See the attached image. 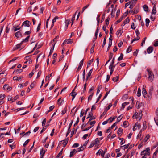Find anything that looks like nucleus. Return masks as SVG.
I'll list each match as a JSON object with an SVG mask.
<instances>
[{"label": "nucleus", "instance_id": "f257e3e1", "mask_svg": "<svg viewBox=\"0 0 158 158\" xmlns=\"http://www.w3.org/2000/svg\"><path fill=\"white\" fill-rule=\"evenodd\" d=\"M148 80L152 82L154 78V75L153 73H152V72H149V73H148Z\"/></svg>", "mask_w": 158, "mask_h": 158}, {"label": "nucleus", "instance_id": "f03ea898", "mask_svg": "<svg viewBox=\"0 0 158 158\" xmlns=\"http://www.w3.org/2000/svg\"><path fill=\"white\" fill-rule=\"evenodd\" d=\"M112 105L111 104H110L107 107H106L105 111L103 112L102 114H101V117H103L105 115L106 112L111 107Z\"/></svg>", "mask_w": 158, "mask_h": 158}, {"label": "nucleus", "instance_id": "7ed1b4c3", "mask_svg": "<svg viewBox=\"0 0 158 158\" xmlns=\"http://www.w3.org/2000/svg\"><path fill=\"white\" fill-rule=\"evenodd\" d=\"M30 24L31 23L29 20H25L23 23L22 26H24L25 27H29Z\"/></svg>", "mask_w": 158, "mask_h": 158}, {"label": "nucleus", "instance_id": "20e7f679", "mask_svg": "<svg viewBox=\"0 0 158 158\" xmlns=\"http://www.w3.org/2000/svg\"><path fill=\"white\" fill-rule=\"evenodd\" d=\"M115 65H110L109 69L110 70V75H111L113 73Z\"/></svg>", "mask_w": 158, "mask_h": 158}, {"label": "nucleus", "instance_id": "39448f33", "mask_svg": "<svg viewBox=\"0 0 158 158\" xmlns=\"http://www.w3.org/2000/svg\"><path fill=\"white\" fill-rule=\"evenodd\" d=\"M3 89H6L7 90L10 91L12 89V88L11 87H9L8 84H5L3 86Z\"/></svg>", "mask_w": 158, "mask_h": 158}, {"label": "nucleus", "instance_id": "423d86ee", "mask_svg": "<svg viewBox=\"0 0 158 158\" xmlns=\"http://www.w3.org/2000/svg\"><path fill=\"white\" fill-rule=\"evenodd\" d=\"M68 140H69V138H68V137H67L65 139L61 141V142H62V141H63L62 143L63 144V147H65L66 146V144H67V143L68 142Z\"/></svg>", "mask_w": 158, "mask_h": 158}, {"label": "nucleus", "instance_id": "0eeeda50", "mask_svg": "<svg viewBox=\"0 0 158 158\" xmlns=\"http://www.w3.org/2000/svg\"><path fill=\"white\" fill-rule=\"evenodd\" d=\"M144 85L143 86L142 94H143V96H144V97L145 98H146L148 96L147 93L146 89L144 88Z\"/></svg>", "mask_w": 158, "mask_h": 158}, {"label": "nucleus", "instance_id": "6e6552de", "mask_svg": "<svg viewBox=\"0 0 158 158\" xmlns=\"http://www.w3.org/2000/svg\"><path fill=\"white\" fill-rule=\"evenodd\" d=\"M145 124H146V122L145 121L144 122L143 128L139 132V134H140V135H141L142 132V131H143L144 130H145L146 128L147 127H146V126Z\"/></svg>", "mask_w": 158, "mask_h": 158}, {"label": "nucleus", "instance_id": "1a4fd4ad", "mask_svg": "<svg viewBox=\"0 0 158 158\" xmlns=\"http://www.w3.org/2000/svg\"><path fill=\"white\" fill-rule=\"evenodd\" d=\"M153 50V48L152 46H150L147 49V52L148 53H152Z\"/></svg>", "mask_w": 158, "mask_h": 158}, {"label": "nucleus", "instance_id": "9d476101", "mask_svg": "<svg viewBox=\"0 0 158 158\" xmlns=\"http://www.w3.org/2000/svg\"><path fill=\"white\" fill-rule=\"evenodd\" d=\"M129 102H125L122 103V107L120 108V110H123L124 108H125V106L129 104Z\"/></svg>", "mask_w": 158, "mask_h": 158}, {"label": "nucleus", "instance_id": "9b49d317", "mask_svg": "<svg viewBox=\"0 0 158 158\" xmlns=\"http://www.w3.org/2000/svg\"><path fill=\"white\" fill-rule=\"evenodd\" d=\"M73 42V41L72 40H65L63 43V44H69L70 43H72Z\"/></svg>", "mask_w": 158, "mask_h": 158}, {"label": "nucleus", "instance_id": "f8f14e48", "mask_svg": "<svg viewBox=\"0 0 158 158\" xmlns=\"http://www.w3.org/2000/svg\"><path fill=\"white\" fill-rule=\"evenodd\" d=\"M128 12L127 11V12H125L123 14V15L122 16L120 19L121 20H122L123 19H124L126 17V16L128 15Z\"/></svg>", "mask_w": 158, "mask_h": 158}, {"label": "nucleus", "instance_id": "ddd939ff", "mask_svg": "<svg viewBox=\"0 0 158 158\" xmlns=\"http://www.w3.org/2000/svg\"><path fill=\"white\" fill-rule=\"evenodd\" d=\"M15 35L16 37L19 38L22 37V34L19 31H18L15 33Z\"/></svg>", "mask_w": 158, "mask_h": 158}, {"label": "nucleus", "instance_id": "4468645a", "mask_svg": "<svg viewBox=\"0 0 158 158\" xmlns=\"http://www.w3.org/2000/svg\"><path fill=\"white\" fill-rule=\"evenodd\" d=\"M122 30L119 29L116 32V34L118 36H119V37L121 35L123 31H122Z\"/></svg>", "mask_w": 158, "mask_h": 158}, {"label": "nucleus", "instance_id": "2eb2a0df", "mask_svg": "<svg viewBox=\"0 0 158 158\" xmlns=\"http://www.w3.org/2000/svg\"><path fill=\"white\" fill-rule=\"evenodd\" d=\"M156 8L155 6H154L153 7L152 10V12H151V14L152 15H155L156 13Z\"/></svg>", "mask_w": 158, "mask_h": 158}, {"label": "nucleus", "instance_id": "dca6fc26", "mask_svg": "<svg viewBox=\"0 0 158 158\" xmlns=\"http://www.w3.org/2000/svg\"><path fill=\"white\" fill-rule=\"evenodd\" d=\"M22 71H23V70L21 69H19L15 70L13 72V73H16L18 74V73H20L22 72Z\"/></svg>", "mask_w": 158, "mask_h": 158}, {"label": "nucleus", "instance_id": "f3484780", "mask_svg": "<svg viewBox=\"0 0 158 158\" xmlns=\"http://www.w3.org/2000/svg\"><path fill=\"white\" fill-rule=\"evenodd\" d=\"M123 114H122L120 115L118 118L117 119V121L116 122L117 123L119 122L120 120L122 119V118L123 117Z\"/></svg>", "mask_w": 158, "mask_h": 158}, {"label": "nucleus", "instance_id": "a211bd4d", "mask_svg": "<svg viewBox=\"0 0 158 158\" xmlns=\"http://www.w3.org/2000/svg\"><path fill=\"white\" fill-rule=\"evenodd\" d=\"M94 144L99 143L100 142V141L98 140V138H96L94 140L92 141Z\"/></svg>", "mask_w": 158, "mask_h": 158}, {"label": "nucleus", "instance_id": "6ab92c4d", "mask_svg": "<svg viewBox=\"0 0 158 158\" xmlns=\"http://www.w3.org/2000/svg\"><path fill=\"white\" fill-rule=\"evenodd\" d=\"M144 10L145 11H148V8L146 5H145L143 6Z\"/></svg>", "mask_w": 158, "mask_h": 158}, {"label": "nucleus", "instance_id": "aec40b11", "mask_svg": "<svg viewBox=\"0 0 158 158\" xmlns=\"http://www.w3.org/2000/svg\"><path fill=\"white\" fill-rule=\"evenodd\" d=\"M129 145V143L127 145H125L123 146H121V148H123L124 149V150L125 149L128 148Z\"/></svg>", "mask_w": 158, "mask_h": 158}, {"label": "nucleus", "instance_id": "412c9836", "mask_svg": "<svg viewBox=\"0 0 158 158\" xmlns=\"http://www.w3.org/2000/svg\"><path fill=\"white\" fill-rule=\"evenodd\" d=\"M128 122L127 121H125L123 123V126L125 127H127L128 126Z\"/></svg>", "mask_w": 158, "mask_h": 158}, {"label": "nucleus", "instance_id": "4be33fe9", "mask_svg": "<svg viewBox=\"0 0 158 158\" xmlns=\"http://www.w3.org/2000/svg\"><path fill=\"white\" fill-rule=\"evenodd\" d=\"M30 36H27L25 39L21 42V44H23L24 42H26L28 41L29 39Z\"/></svg>", "mask_w": 158, "mask_h": 158}, {"label": "nucleus", "instance_id": "5701e85b", "mask_svg": "<svg viewBox=\"0 0 158 158\" xmlns=\"http://www.w3.org/2000/svg\"><path fill=\"white\" fill-rule=\"evenodd\" d=\"M118 79H119V77H118V76H117L116 77H113L112 78V80L114 81L117 82V81H118Z\"/></svg>", "mask_w": 158, "mask_h": 158}, {"label": "nucleus", "instance_id": "b1692460", "mask_svg": "<svg viewBox=\"0 0 158 158\" xmlns=\"http://www.w3.org/2000/svg\"><path fill=\"white\" fill-rule=\"evenodd\" d=\"M119 139L120 140H121V141L120 143V144L121 145H123L125 143V140H124V139L123 138H119Z\"/></svg>", "mask_w": 158, "mask_h": 158}, {"label": "nucleus", "instance_id": "393cba45", "mask_svg": "<svg viewBox=\"0 0 158 158\" xmlns=\"http://www.w3.org/2000/svg\"><path fill=\"white\" fill-rule=\"evenodd\" d=\"M137 95L139 97H140L141 95V89L140 88L138 89Z\"/></svg>", "mask_w": 158, "mask_h": 158}, {"label": "nucleus", "instance_id": "a878e982", "mask_svg": "<svg viewBox=\"0 0 158 158\" xmlns=\"http://www.w3.org/2000/svg\"><path fill=\"white\" fill-rule=\"evenodd\" d=\"M93 59L91 60L88 62L87 68L88 67H89L90 66L91 63L93 61Z\"/></svg>", "mask_w": 158, "mask_h": 158}, {"label": "nucleus", "instance_id": "bb28decb", "mask_svg": "<svg viewBox=\"0 0 158 158\" xmlns=\"http://www.w3.org/2000/svg\"><path fill=\"white\" fill-rule=\"evenodd\" d=\"M123 132V130L121 128H119L118 131V134L121 135Z\"/></svg>", "mask_w": 158, "mask_h": 158}, {"label": "nucleus", "instance_id": "cd10ccee", "mask_svg": "<svg viewBox=\"0 0 158 158\" xmlns=\"http://www.w3.org/2000/svg\"><path fill=\"white\" fill-rule=\"evenodd\" d=\"M132 50V47L129 46L126 50V52L127 53L130 52Z\"/></svg>", "mask_w": 158, "mask_h": 158}, {"label": "nucleus", "instance_id": "c85d7f7f", "mask_svg": "<svg viewBox=\"0 0 158 158\" xmlns=\"http://www.w3.org/2000/svg\"><path fill=\"white\" fill-rule=\"evenodd\" d=\"M123 54L122 53H121L120 54V56L118 59V61H120L122 60L123 59Z\"/></svg>", "mask_w": 158, "mask_h": 158}, {"label": "nucleus", "instance_id": "c756f323", "mask_svg": "<svg viewBox=\"0 0 158 158\" xmlns=\"http://www.w3.org/2000/svg\"><path fill=\"white\" fill-rule=\"evenodd\" d=\"M102 89V86L101 85L99 86L97 89V91L96 93V95H97L99 93L100 91V90Z\"/></svg>", "mask_w": 158, "mask_h": 158}, {"label": "nucleus", "instance_id": "7c9ffc66", "mask_svg": "<svg viewBox=\"0 0 158 158\" xmlns=\"http://www.w3.org/2000/svg\"><path fill=\"white\" fill-rule=\"evenodd\" d=\"M150 135L149 134L147 135L144 138V141L145 142H146L149 138Z\"/></svg>", "mask_w": 158, "mask_h": 158}, {"label": "nucleus", "instance_id": "2f4dec72", "mask_svg": "<svg viewBox=\"0 0 158 158\" xmlns=\"http://www.w3.org/2000/svg\"><path fill=\"white\" fill-rule=\"evenodd\" d=\"M89 140H88L87 141H86L85 143L84 144L83 146H81V147H83V148H84V149L85 148L86 145L88 143V142Z\"/></svg>", "mask_w": 158, "mask_h": 158}, {"label": "nucleus", "instance_id": "473e14b6", "mask_svg": "<svg viewBox=\"0 0 158 158\" xmlns=\"http://www.w3.org/2000/svg\"><path fill=\"white\" fill-rule=\"evenodd\" d=\"M75 151V149H74L73 151L70 152L69 157H71L74 155V154L75 153L74 151Z\"/></svg>", "mask_w": 158, "mask_h": 158}, {"label": "nucleus", "instance_id": "72a5a7b5", "mask_svg": "<svg viewBox=\"0 0 158 158\" xmlns=\"http://www.w3.org/2000/svg\"><path fill=\"white\" fill-rule=\"evenodd\" d=\"M135 127H136L137 128L138 127L139 129L141 128V126L138 123L136 122L135 124Z\"/></svg>", "mask_w": 158, "mask_h": 158}, {"label": "nucleus", "instance_id": "f704fd0d", "mask_svg": "<svg viewBox=\"0 0 158 158\" xmlns=\"http://www.w3.org/2000/svg\"><path fill=\"white\" fill-rule=\"evenodd\" d=\"M84 59H83L80 62L78 66L81 68L83 65Z\"/></svg>", "mask_w": 158, "mask_h": 158}, {"label": "nucleus", "instance_id": "c9c22d12", "mask_svg": "<svg viewBox=\"0 0 158 158\" xmlns=\"http://www.w3.org/2000/svg\"><path fill=\"white\" fill-rule=\"evenodd\" d=\"M140 39V37H137V38H135L134 39L132 40V41L131 42V44H132V43L133 42H134V41H136V40H139Z\"/></svg>", "mask_w": 158, "mask_h": 158}, {"label": "nucleus", "instance_id": "e433bc0d", "mask_svg": "<svg viewBox=\"0 0 158 158\" xmlns=\"http://www.w3.org/2000/svg\"><path fill=\"white\" fill-rule=\"evenodd\" d=\"M135 20H141V18L140 15H137L135 16Z\"/></svg>", "mask_w": 158, "mask_h": 158}, {"label": "nucleus", "instance_id": "4c0bfd02", "mask_svg": "<svg viewBox=\"0 0 158 158\" xmlns=\"http://www.w3.org/2000/svg\"><path fill=\"white\" fill-rule=\"evenodd\" d=\"M84 150V148H83V147H80L79 148H77V149L76 150V152H79L81 151H82Z\"/></svg>", "mask_w": 158, "mask_h": 158}, {"label": "nucleus", "instance_id": "58836bf2", "mask_svg": "<svg viewBox=\"0 0 158 158\" xmlns=\"http://www.w3.org/2000/svg\"><path fill=\"white\" fill-rule=\"evenodd\" d=\"M120 14V10L119 9H118L116 12V19H117L118 17L119 16V15Z\"/></svg>", "mask_w": 158, "mask_h": 158}, {"label": "nucleus", "instance_id": "ea45409f", "mask_svg": "<svg viewBox=\"0 0 158 158\" xmlns=\"http://www.w3.org/2000/svg\"><path fill=\"white\" fill-rule=\"evenodd\" d=\"M94 94V93L93 92L91 93V94L89 96L88 98V100L89 101V100H91L92 98V97H93V95Z\"/></svg>", "mask_w": 158, "mask_h": 158}, {"label": "nucleus", "instance_id": "a19ab883", "mask_svg": "<svg viewBox=\"0 0 158 158\" xmlns=\"http://www.w3.org/2000/svg\"><path fill=\"white\" fill-rule=\"evenodd\" d=\"M65 26H66L67 28L69 24L70 23V20H65Z\"/></svg>", "mask_w": 158, "mask_h": 158}, {"label": "nucleus", "instance_id": "79ce46f5", "mask_svg": "<svg viewBox=\"0 0 158 158\" xmlns=\"http://www.w3.org/2000/svg\"><path fill=\"white\" fill-rule=\"evenodd\" d=\"M93 71V69H91L88 73L87 77H89L91 76V73Z\"/></svg>", "mask_w": 158, "mask_h": 158}, {"label": "nucleus", "instance_id": "37998d69", "mask_svg": "<svg viewBox=\"0 0 158 158\" xmlns=\"http://www.w3.org/2000/svg\"><path fill=\"white\" fill-rule=\"evenodd\" d=\"M63 150V148L61 150L60 152L58 153V155L56 156V158H59L62 154V151Z\"/></svg>", "mask_w": 158, "mask_h": 158}, {"label": "nucleus", "instance_id": "c03bdc74", "mask_svg": "<svg viewBox=\"0 0 158 158\" xmlns=\"http://www.w3.org/2000/svg\"><path fill=\"white\" fill-rule=\"evenodd\" d=\"M110 90H109V91L108 92H107L106 93L103 99L100 102H101L104 99H105L106 98V97H107L108 95V94H109V93H110Z\"/></svg>", "mask_w": 158, "mask_h": 158}, {"label": "nucleus", "instance_id": "a18cd8bd", "mask_svg": "<svg viewBox=\"0 0 158 158\" xmlns=\"http://www.w3.org/2000/svg\"><path fill=\"white\" fill-rule=\"evenodd\" d=\"M102 93H101L99 95V96H98V98H97V101L96 102V103H97V102H98L99 100L101 98V97L102 96Z\"/></svg>", "mask_w": 158, "mask_h": 158}, {"label": "nucleus", "instance_id": "49530a36", "mask_svg": "<svg viewBox=\"0 0 158 158\" xmlns=\"http://www.w3.org/2000/svg\"><path fill=\"white\" fill-rule=\"evenodd\" d=\"M79 118L78 117L77 118V121H76V122L74 125V126L75 127L76 125H77L78 123H79Z\"/></svg>", "mask_w": 158, "mask_h": 158}, {"label": "nucleus", "instance_id": "de8ad7c7", "mask_svg": "<svg viewBox=\"0 0 158 158\" xmlns=\"http://www.w3.org/2000/svg\"><path fill=\"white\" fill-rule=\"evenodd\" d=\"M143 105V103L142 102H141L139 103V104L138 105V106H136L137 108H139L140 107L142 106Z\"/></svg>", "mask_w": 158, "mask_h": 158}, {"label": "nucleus", "instance_id": "09e8293b", "mask_svg": "<svg viewBox=\"0 0 158 158\" xmlns=\"http://www.w3.org/2000/svg\"><path fill=\"white\" fill-rule=\"evenodd\" d=\"M21 44V42L20 44H19L17 45H16V47L15 48L16 49H17L20 48L21 45L22 44Z\"/></svg>", "mask_w": 158, "mask_h": 158}, {"label": "nucleus", "instance_id": "8fccbe9b", "mask_svg": "<svg viewBox=\"0 0 158 158\" xmlns=\"http://www.w3.org/2000/svg\"><path fill=\"white\" fill-rule=\"evenodd\" d=\"M152 92L151 91H150L149 93V95L148 96V99H150L152 97Z\"/></svg>", "mask_w": 158, "mask_h": 158}, {"label": "nucleus", "instance_id": "3c124183", "mask_svg": "<svg viewBox=\"0 0 158 158\" xmlns=\"http://www.w3.org/2000/svg\"><path fill=\"white\" fill-rule=\"evenodd\" d=\"M19 96L18 95H16L14 97L13 99H12V101L11 102H13L15 101L18 98H19Z\"/></svg>", "mask_w": 158, "mask_h": 158}, {"label": "nucleus", "instance_id": "603ef678", "mask_svg": "<svg viewBox=\"0 0 158 158\" xmlns=\"http://www.w3.org/2000/svg\"><path fill=\"white\" fill-rule=\"evenodd\" d=\"M46 118H45L44 119L43 121L42 122V126H44L46 123Z\"/></svg>", "mask_w": 158, "mask_h": 158}, {"label": "nucleus", "instance_id": "864d4df0", "mask_svg": "<svg viewBox=\"0 0 158 158\" xmlns=\"http://www.w3.org/2000/svg\"><path fill=\"white\" fill-rule=\"evenodd\" d=\"M54 107H55V106L53 105L52 106H51L50 107L49 110H48V112H50V111H52L53 110V109H54Z\"/></svg>", "mask_w": 158, "mask_h": 158}, {"label": "nucleus", "instance_id": "5fc2aeb1", "mask_svg": "<svg viewBox=\"0 0 158 158\" xmlns=\"http://www.w3.org/2000/svg\"><path fill=\"white\" fill-rule=\"evenodd\" d=\"M79 144L78 143H75L73 145L72 147L73 148H76L79 146Z\"/></svg>", "mask_w": 158, "mask_h": 158}, {"label": "nucleus", "instance_id": "6e6d98bb", "mask_svg": "<svg viewBox=\"0 0 158 158\" xmlns=\"http://www.w3.org/2000/svg\"><path fill=\"white\" fill-rule=\"evenodd\" d=\"M143 145V142H142L139 145L138 148L140 149Z\"/></svg>", "mask_w": 158, "mask_h": 158}, {"label": "nucleus", "instance_id": "4d7b16f0", "mask_svg": "<svg viewBox=\"0 0 158 158\" xmlns=\"http://www.w3.org/2000/svg\"><path fill=\"white\" fill-rule=\"evenodd\" d=\"M132 118H138V113L136 112L135 114L133 116Z\"/></svg>", "mask_w": 158, "mask_h": 158}, {"label": "nucleus", "instance_id": "13d9d810", "mask_svg": "<svg viewBox=\"0 0 158 158\" xmlns=\"http://www.w3.org/2000/svg\"><path fill=\"white\" fill-rule=\"evenodd\" d=\"M100 29V28L99 27H97V28L96 29V31L95 33V35H98V32L99 30Z\"/></svg>", "mask_w": 158, "mask_h": 158}, {"label": "nucleus", "instance_id": "bf43d9fd", "mask_svg": "<svg viewBox=\"0 0 158 158\" xmlns=\"http://www.w3.org/2000/svg\"><path fill=\"white\" fill-rule=\"evenodd\" d=\"M66 108H65L62 111V115H63L64 114L66 113Z\"/></svg>", "mask_w": 158, "mask_h": 158}, {"label": "nucleus", "instance_id": "052dcab7", "mask_svg": "<svg viewBox=\"0 0 158 158\" xmlns=\"http://www.w3.org/2000/svg\"><path fill=\"white\" fill-rule=\"evenodd\" d=\"M113 54L112 53L110 52V55L109 56V60H110L112 58L113 56Z\"/></svg>", "mask_w": 158, "mask_h": 158}, {"label": "nucleus", "instance_id": "680f3d73", "mask_svg": "<svg viewBox=\"0 0 158 158\" xmlns=\"http://www.w3.org/2000/svg\"><path fill=\"white\" fill-rule=\"evenodd\" d=\"M110 75H107V76H106V80L105 81V82H108L109 80L110 79Z\"/></svg>", "mask_w": 158, "mask_h": 158}, {"label": "nucleus", "instance_id": "e2e57ef3", "mask_svg": "<svg viewBox=\"0 0 158 158\" xmlns=\"http://www.w3.org/2000/svg\"><path fill=\"white\" fill-rule=\"evenodd\" d=\"M146 37H145L144 38L143 40L142 41V43H141V46H143V44H145V40H146Z\"/></svg>", "mask_w": 158, "mask_h": 158}, {"label": "nucleus", "instance_id": "0e129e2a", "mask_svg": "<svg viewBox=\"0 0 158 158\" xmlns=\"http://www.w3.org/2000/svg\"><path fill=\"white\" fill-rule=\"evenodd\" d=\"M29 139H27V140L23 143V146L25 147L27 143H28V142L29 141Z\"/></svg>", "mask_w": 158, "mask_h": 158}, {"label": "nucleus", "instance_id": "69168bd1", "mask_svg": "<svg viewBox=\"0 0 158 158\" xmlns=\"http://www.w3.org/2000/svg\"><path fill=\"white\" fill-rule=\"evenodd\" d=\"M93 115V112H91L89 113V116L86 118L87 119L89 118L90 117H92Z\"/></svg>", "mask_w": 158, "mask_h": 158}, {"label": "nucleus", "instance_id": "338daca9", "mask_svg": "<svg viewBox=\"0 0 158 158\" xmlns=\"http://www.w3.org/2000/svg\"><path fill=\"white\" fill-rule=\"evenodd\" d=\"M154 120L156 124L158 126V118H154Z\"/></svg>", "mask_w": 158, "mask_h": 158}, {"label": "nucleus", "instance_id": "774afa93", "mask_svg": "<svg viewBox=\"0 0 158 158\" xmlns=\"http://www.w3.org/2000/svg\"><path fill=\"white\" fill-rule=\"evenodd\" d=\"M135 33H136V35L137 36H138L140 34V32L138 30V29H136L135 31Z\"/></svg>", "mask_w": 158, "mask_h": 158}]
</instances>
